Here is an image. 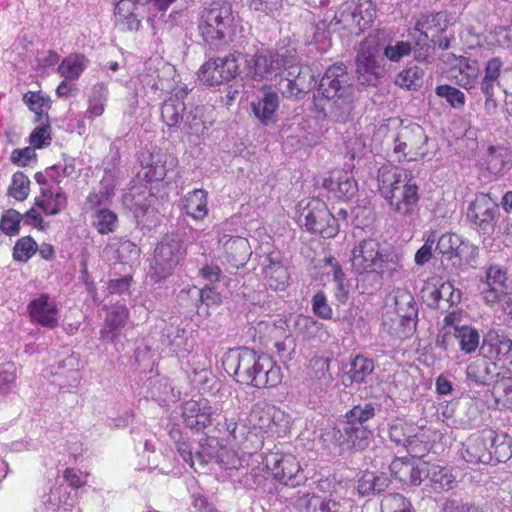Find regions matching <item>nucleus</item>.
<instances>
[{
    "mask_svg": "<svg viewBox=\"0 0 512 512\" xmlns=\"http://www.w3.org/2000/svg\"><path fill=\"white\" fill-rule=\"evenodd\" d=\"M225 371L241 384L256 388L277 386L282 380L281 368L268 355H257L249 348L230 349L222 359Z\"/></svg>",
    "mask_w": 512,
    "mask_h": 512,
    "instance_id": "f257e3e1",
    "label": "nucleus"
},
{
    "mask_svg": "<svg viewBox=\"0 0 512 512\" xmlns=\"http://www.w3.org/2000/svg\"><path fill=\"white\" fill-rule=\"evenodd\" d=\"M318 91L322 96L318 105L326 118L339 123L349 120L354 88L344 65L330 66L321 78Z\"/></svg>",
    "mask_w": 512,
    "mask_h": 512,
    "instance_id": "f03ea898",
    "label": "nucleus"
},
{
    "mask_svg": "<svg viewBox=\"0 0 512 512\" xmlns=\"http://www.w3.org/2000/svg\"><path fill=\"white\" fill-rule=\"evenodd\" d=\"M378 191L387 201L390 210L402 217H410L419 202L418 187L403 168L384 165L377 174Z\"/></svg>",
    "mask_w": 512,
    "mask_h": 512,
    "instance_id": "7ed1b4c3",
    "label": "nucleus"
},
{
    "mask_svg": "<svg viewBox=\"0 0 512 512\" xmlns=\"http://www.w3.org/2000/svg\"><path fill=\"white\" fill-rule=\"evenodd\" d=\"M199 32L209 44L229 43L236 33V24L231 5L214 2L201 13Z\"/></svg>",
    "mask_w": 512,
    "mask_h": 512,
    "instance_id": "20e7f679",
    "label": "nucleus"
},
{
    "mask_svg": "<svg viewBox=\"0 0 512 512\" xmlns=\"http://www.w3.org/2000/svg\"><path fill=\"white\" fill-rule=\"evenodd\" d=\"M249 433L283 437L290 430L291 418L283 410L265 401L255 403L246 419Z\"/></svg>",
    "mask_w": 512,
    "mask_h": 512,
    "instance_id": "39448f33",
    "label": "nucleus"
},
{
    "mask_svg": "<svg viewBox=\"0 0 512 512\" xmlns=\"http://www.w3.org/2000/svg\"><path fill=\"white\" fill-rule=\"evenodd\" d=\"M428 136L416 123L402 125L393 138V154L398 161H417L427 152Z\"/></svg>",
    "mask_w": 512,
    "mask_h": 512,
    "instance_id": "423d86ee",
    "label": "nucleus"
},
{
    "mask_svg": "<svg viewBox=\"0 0 512 512\" xmlns=\"http://www.w3.org/2000/svg\"><path fill=\"white\" fill-rule=\"evenodd\" d=\"M184 255L185 251L178 237L166 235L155 249L150 266L151 278L159 282L170 276Z\"/></svg>",
    "mask_w": 512,
    "mask_h": 512,
    "instance_id": "0eeeda50",
    "label": "nucleus"
},
{
    "mask_svg": "<svg viewBox=\"0 0 512 512\" xmlns=\"http://www.w3.org/2000/svg\"><path fill=\"white\" fill-rule=\"evenodd\" d=\"M299 221L306 230L318 233L324 238H332L339 231L336 218L330 213L326 204L317 198L309 200L302 208Z\"/></svg>",
    "mask_w": 512,
    "mask_h": 512,
    "instance_id": "6e6552de",
    "label": "nucleus"
},
{
    "mask_svg": "<svg viewBox=\"0 0 512 512\" xmlns=\"http://www.w3.org/2000/svg\"><path fill=\"white\" fill-rule=\"evenodd\" d=\"M244 59L240 52L206 61L198 71L199 80L209 86H218L234 79L239 73V63Z\"/></svg>",
    "mask_w": 512,
    "mask_h": 512,
    "instance_id": "1a4fd4ad",
    "label": "nucleus"
},
{
    "mask_svg": "<svg viewBox=\"0 0 512 512\" xmlns=\"http://www.w3.org/2000/svg\"><path fill=\"white\" fill-rule=\"evenodd\" d=\"M386 251L381 248L375 239H364L352 249V268L360 277L358 283L365 288L370 279H366L369 273H374Z\"/></svg>",
    "mask_w": 512,
    "mask_h": 512,
    "instance_id": "9d476101",
    "label": "nucleus"
},
{
    "mask_svg": "<svg viewBox=\"0 0 512 512\" xmlns=\"http://www.w3.org/2000/svg\"><path fill=\"white\" fill-rule=\"evenodd\" d=\"M265 465L273 477L285 485L295 487L305 479L299 462L292 454L271 452L265 457Z\"/></svg>",
    "mask_w": 512,
    "mask_h": 512,
    "instance_id": "9b49d317",
    "label": "nucleus"
},
{
    "mask_svg": "<svg viewBox=\"0 0 512 512\" xmlns=\"http://www.w3.org/2000/svg\"><path fill=\"white\" fill-rule=\"evenodd\" d=\"M384 58L377 46L363 45L356 58V74L361 84L371 85L384 73Z\"/></svg>",
    "mask_w": 512,
    "mask_h": 512,
    "instance_id": "f8f14e48",
    "label": "nucleus"
},
{
    "mask_svg": "<svg viewBox=\"0 0 512 512\" xmlns=\"http://www.w3.org/2000/svg\"><path fill=\"white\" fill-rule=\"evenodd\" d=\"M498 204L489 194H477L467 211L468 220L485 233L494 230Z\"/></svg>",
    "mask_w": 512,
    "mask_h": 512,
    "instance_id": "ddd939ff",
    "label": "nucleus"
},
{
    "mask_svg": "<svg viewBox=\"0 0 512 512\" xmlns=\"http://www.w3.org/2000/svg\"><path fill=\"white\" fill-rule=\"evenodd\" d=\"M288 57L289 56L279 52L261 51L256 53L250 59H247L244 55V59L240 62L246 63L244 70L246 76H249L254 80H262L268 78L283 66V60H288Z\"/></svg>",
    "mask_w": 512,
    "mask_h": 512,
    "instance_id": "4468645a",
    "label": "nucleus"
},
{
    "mask_svg": "<svg viewBox=\"0 0 512 512\" xmlns=\"http://www.w3.org/2000/svg\"><path fill=\"white\" fill-rule=\"evenodd\" d=\"M250 254V245L246 238L223 235L219 239L217 256L222 263L228 264L231 268L239 269L243 267Z\"/></svg>",
    "mask_w": 512,
    "mask_h": 512,
    "instance_id": "2eb2a0df",
    "label": "nucleus"
},
{
    "mask_svg": "<svg viewBox=\"0 0 512 512\" xmlns=\"http://www.w3.org/2000/svg\"><path fill=\"white\" fill-rule=\"evenodd\" d=\"M342 489L341 484L334 480H321L318 483V490L324 494L328 493L329 498L318 495L306 496L302 499V505L306 512H338L339 502L337 499L340 497L338 494Z\"/></svg>",
    "mask_w": 512,
    "mask_h": 512,
    "instance_id": "dca6fc26",
    "label": "nucleus"
},
{
    "mask_svg": "<svg viewBox=\"0 0 512 512\" xmlns=\"http://www.w3.org/2000/svg\"><path fill=\"white\" fill-rule=\"evenodd\" d=\"M217 409L207 399L189 400L183 404L182 416L185 424L196 431L203 430L209 426Z\"/></svg>",
    "mask_w": 512,
    "mask_h": 512,
    "instance_id": "f3484780",
    "label": "nucleus"
},
{
    "mask_svg": "<svg viewBox=\"0 0 512 512\" xmlns=\"http://www.w3.org/2000/svg\"><path fill=\"white\" fill-rule=\"evenodd\" d=\"M129 319V311L123 304H115L108 311L104 325L100 330V339L104 342L114 345L116 350H120L123 344H120L121 329Z\"/></svg>",
    "mask_w": 512,
    "mask_h": 512,
    "instance_id": "a211bd4d",
    "label": "nucleus"
},
{
    "mask_svg": "<svg viewBox=\"0 0 512 512\" xmlns=\"http://www.w3.org/2000/svg\"><path fill=\"white\" fill-rule=\"evenodd\" d=\"M28 312L33 323L54 329L59 325V310L56 302L48 294H41L28 304Z\"/></svg>",
    "mask_w": 512,
    "mask_h": 512,
    "instance_id": "6ab92c4d",
    "label": "nucleus"
},
{
    "mask_svg": "<svg viewBox=\"0 0 512 512\" xmlns=\"http://www.w3.org/2000/svg\"><path fill=\"white\" fill-rule=\"evenodd\" d=\"M404 276L403 265L394 254L385 253L379 267L374 273H369L366 279H370L365 286L364 293H373L382 286L384 278L391 280H401Z\"/></svg>",
    "mask_w": 512,
    "mask_h": 512,
    "instance_id": "aec40b11",
    "label": "nucleus"
},
{
    "mask_svg": "<svg viewBox=\"0 0 512 512\" xmlns=\"http://www.w3.org/2000/svg\"><path fill=\"white\" fill-rule=\"evenodd\" d=\"M261 265L263 279L272 290L283 291L288 287L290 274L278 253L266 255Z\"/></svg>",
    "mask_w": 512,
    "mask_h": 512,
    "instance_id": "412c9836",
    "label": "nucleus"
},
{
    "mask_svg": "<svg viewBox=\"0 0 512 512\" xmlns=\"http://www.w3.org/2000/svg\"><path fill=\"white\" fill-rule=\"evenodd\" d=\"M492 431H484L481 435L470 437L462 452L466 462L472 464H490L493 462L492 450L490 449Z\"/></svg>",
    "mask_w": 512,
    "mask_h": 512,
    "instance_id": "4be33fe9",
    "label": "nucleus"
},
{
    "mask_svg": "<svg viewBox=\"0 0 512 512\" xmlns=\"http://www.w3.org/2000/svg\"><path fill=\"white\" fill-rule=\"evenodd\" d=\"M323 187L340 200H349L358 192L357 182L346 171L333 172L328 178L324 179Z\"/></svg>",
    "mask_w": 512,
    "mask_h": 512,
    "instance_id": "5701e85b",
    "label": "nucleus"
},
{
    "mask_svg": "<svg viewBox=\"0 0 512 512\" xmlns=\"http://www.w3.org/2000/svg\"><path fill=\"white\" fill-rule=\"evenodd\" d=\"M186 95V90L181 88L163 103L161 118L168 127H178L183 122L186 109L184 98Z\"/></svg>",
    "mask_w": 512,
    "mask_h": 512,
    "instance_id": "b1692460",
    "label": "nucleus"
},
{
    "mask_svg": "<svg viewBox=\"0 0 512 512\" xmlns=\"http://www.w3.org/2000/svg\"><path fill=\"white\" fill-rule=\"evenodd\" d=\"M496 363L486 355L485 357L475 358L469 363L466 369L468 379L477 384L488 385L498 376Z\"/></svg>",
    "mask_w": 512,
    "mask_h": 512,
    "instance_id": "393cba45",
    "label": "nucleus"
},
{
    "mask_svg": "<svg viewBox=\"0 0 512 512\" xmlns=\"http://www.w3.org/2000/svg\"><path fill=\"white\" fill-rule=\"evenodd\" d=\"M283 67L288 71V75L295 79L296 90L300 91L302 96L315 87L317 81L311 69L298 65L294 55H289L288 60H283Z\"/></svg>",
    "mask_w": 512,
    "mask_h": 512,
    "instance_id": "a878e982",
    "label": "nucleus"
},
{
    "mask_svg": "<svg viewBox=\"0 0 512 512\" xmlns=\"http://www.w3.org/2000/svg\"><path fill=\"white\" fill-rule=\"evenodd\" d=\"M132 0H119L114 10V24L120 31H137L141 21Z\"/></svg>",
    "mask_w": 512,
    "mask_h": 512,
    "instance_id": "bb28decb",
    "label": "nucleus"
},
{
    "mask_svg": "<svg viewBox=\"0 0 512 512\" xmlns=\"http://www.w3.org/2000/svg\"><path fill=\"white\" fill-rule=\"evenodd\" d=\"M464 242L451 233L443 234L438 238L435 250L441 255L442 261H453V265L460 264Z\"/></svg>",
    "mask_w": 512,
    "mask_h": 512,
    "instance_id": "cd10ccee",
    "label": "nucleus"
},
{
    "mask_svg": "<svg viewBox=\"0 0 512 512\" xmlns=\"http://www.w3.org/2000/svg\"><path fill=\"white\" fill-rule=\"evenodd\" d=\"M252 111L263 124L276 121L279 97L275 92H265L262 98L252 102Z\"/></svg>",
    "mask_w": 512,
    "mask_h": 512,
    "instance_id": "c85d7f7f",
    "label": "nucleus"
},
{
    "mask_svg": "<svg viewBox=\"0 0 512 512\" xmlns=\"http://www.w3.org/2000/svg\"><path fill=\"white\" fill-rule=\"evenodd\" d=\"M480 73L477 61L465 57L458 59L455 68L452 69V76L458 85L465 89L474 87Z\"/></svg>",
    "mask_w": 512,
    "mask_h": 512,
    "instance_id": "c756f323",
    "label": "nucleus"
},
{
    "mask_svg": "<svg viewBox=\"0 0 512 512\" xmlns=\"http://www.w3.org/2000/svg\"><path fill=\"white\" fill-rule=\"evenodd\" d=\"M151 161L147 164L146 177L149 181H161L167 173L174 169L177 164V160L167 154L160 152L151 153Z\"/></svg>",
    "mask_w": 512,
    "mask_h": 512,
    "instance_id": "7c9ffc66",
    "label": "nucleus"
},
{
    "mask_svg": "<svg viewBox=\"0 0 512 512\" xmlns=\"http://www.w3.org/2000/svg\"><path fill=\"white\" fill-rule=\"evenodd\" d=\"M159 78V70L151 65H146L142 73L139 74L138 80L142 85L145 93L157 95L158 93L170 92L174 90L173 80H162L160 84H156Z\"/></svg>",
    "mask_w": 512,
    "mask_h": 512,
    "instance_id": "2f4dec72",
    "label": "nucleus"
},
{
    "mask_svg": "<svg viewBox=\"0 0 512 512\" xmlns=\"http://www.w3.org/2000/svg\"><path fill=\"white\" fill-rule=\"evenodd\" d=\"M481 349L489 358L505 356L512 350V339L503 332H490L484 338Z\"/></svg>",
    "mask_w": 512,
    "mask_h": 512,
    "instance_id": "473e14b6",
    "label": "nucleus"
},
{
    "mask_svg": "<svg viewBox=\"0 0 512 512\" xmlns=\"http://www.w3.org/2000/svg\"><path fill=\"white\" fill-rule=\"evenodd\" d=\"M208 194L203 189H195L184 197V209L195 220H203L208 214Z\"/></svg>",
    "mask_w": 512,
    "mask_h": 512,
    "instance_id": "72a5a7b5",
    "label": "nucleus"
},
{
    "mask_svg": "<svg viewBox=\"0 0 512 512\" xmlns=\"http://www.w3.org/2000/svg\"><path fill=\"white\" fill-rule=\"evenodd\" d=\"M64 193L53 192L49 188H41V196L36 199V205L47 215H56L66 207Z\"/></svg>",
    "mask_w": 512,
    "mask_h": 512,
    "instance_id": "f704fd0d",
    "label": "nucleus"
},
{
    "mask_svg": "<svg viewBox=\"0 0 512 512\" xmlns=\"http://www.w3.org/2000/svg\"><path fill=\"white\" fill-rule=\"evenodd\" d=\"M344 432L346 439V449L364 450L372 439L373 433L365 425H345Z\"/></svg>",
    "mask_w": 512,
    "mask_h": 512,
    "instance_id": "c9c22d12",
    "label": "nucleus"
},
{
    "mask_svg": "<svg viewBox=\"0 0 512 512\" xmlns=\"http://www.w3.org/2000/svg\"><path fill=\"white\" fill-rule=\"evenodd\" d=\"M108 99V88L104 83H97L92 87L88 97V108L86 110V118L93 121L101 116L105 111Z\"/></svg>",
    "mask_w": 512,
    "mask_h": 512,
    "instance_id": "e433bc0d",
    "label": "nucleus"
},
{
    "mask_svg": "<svg viewBox=\"0 0 512 512\" xmlns=\"http://www.w3.org/2000/svg\"><path fill=\"white\" fill-rule=\"evenodd\" d=\"M416 322L411 319L408 325V319L392 314L388 311L383 317V327L392 336L397 338H406L414 330Z\"/></svg>",
    "mask_w": 512,
    "mask_h": 512,
    "instance_id": "4c0bfd02",
    "label": "nucleus"
},
{
    "mask_svg": "<svg viewBox=\"0 0 512 512\" xmlns=\"http://www.w3.org/2000/svg\"><path fill=\"white\" fill-rule=\"evenodd\" d=\"M391 313L408 319V325L411 324V319L416 320L418 311L412 294L407 290L395 291L394 311Z\"/></svg>",
    "mask_w": 512,
    "mask_h": 512,
    "instance_id": "58836bf2",
    "label": "nucleus"
},
{
    "mask_svg": "<svg viewBox=\"0 0 512 512\" xmlns=\"http://www.w3.org/2000/svg\"><path fill=\"white\" fill-rule=\"evenodd\" d=\"M426 478L434 485L435 489L449 490L456 483V477L450 469L438 464H429L426 467Z\"/></svg>",
    "mask_w": 512,
    "mask_h": 512,
    "instance_id": "ea45409f",
    "label": "nucleus"
},
{
    "mask_svg": "<svg viewBox=\"0 0 512 512\" xmlns=\"http://www.w3.org/2000/svg\"><path fill=\"white\" fill-rule=\"evenodd\" d=\"M24 103L36 114V121L43 124L48 121L47 111L50 108V98L41 92L28 91L23 96Z\"/></svg>",
    "mask_w": 512,
    "mask_h": 512,
    "instance_id": "a19ab883",
    "label": "nucleus"
},
{
    "mask_svg": "<svg viewBox=\"0 0 512 512\" xmlns=\"http://www.w3.org/2000/svg\"><path fill=\"white\" fill-rule=\"evenodd\" d=\"M87 67V60L79 54H71L64 58L57 68V72L69 80H76Z\"/></svg>",
    "mask_w": 512,
    "mask_h": 512,
    "instance_id": "79ce46f5",
    "label": "nucleus"
},
{
    "mask_svg": "<svg viewBox=\"0 0 512 512\" xmlns=\"http://www.w3.org/2000/svg\"><path fill=\"white\" fill-rule=\"evenodd\" d=\"M453 335L458 340L460 349L467 354L475 352L479 346L480 335L471 326H454Z\"/></svg>",
    "mask_w": 512,
    "mask_h": 512,
    "instance_id": "37998d69",
    "label": "nucleus"
},
{
    "mask_svg": "<svg viewBox=\"0 0 512 512\" xmlns=\"http://www.w3.org/2000/svg\"><path fill=\"white\" fill-rule=\"evenodd\" d=\"M431 433L432 431L430 429H418V431L415 430L413 433H411V436L408 437V441L407 443H404L403 447L406 448L412 457H421L427 450V443L431 440H436V432H433V439L430 437Z\"/></svg>",
    "mask_w": 512,
    "mask_h": 512,
    "instance_id": "c03bdc74",
    "label": "nucleus"
},
{
    "mask_svg": "<svg viewBox=\"0 0 512 512\" xmlns=\"http://www.w3.org/2000/svg\"><path fill=\"white\" fill-rule=\"evenodd\" d=\"M503 63L499 58L490 59L485 67V75L481 82V91L484 94L491 93L495 86L500 87L501 78L503 76Z\"/></svg>",
    "mask_w": 512,
    "mask_h": 512,
    "instance_id": "a18cd8bd",
    "label": "nucleus"
},
{
    "mask_svg": "<svg viewBox=\"0 0 512 512\" xmlns=\"http://www.w3.org/2000/svg\"><path fill=\"white\" fill-rule=\"evenodd\" d=\"M490 449L492 450L493 462H505L512 457V438L507 434H496L492 431Z\"/></svg>",
    "mask_w": 512,
    "mask_h": 512,
    "instance_id": "49530a36",
    "label": "nucleus"
},
{
    "mask_svg": "<svg viewBox=\"0 0 512 512\" xmlns=\"http://www.w3.org/2000/svg\"><path fill=\"white\" fill-rule=\"evenodd\" d=\"M376 16V7L371 0H358L357 5L351 12L353 23L360 29L364 30L374 20Z\"/></svg>",
    "mask_w": 512,
    "mask_h": 512,
    "instance_id": "de8ad7c7",
    "label": "nucleus"
},
{
    "mask_svg": "<svg viewBox=\"0 0 512 512\" xmlns=\"http://www.w3.org/2000/svg\"><path fill=\"white\" fill-rule=\"evenodd\" d=\"M323 445L327 448L339 447L342 451L346 449L344 423L341 427L328 425L324 428L320 437Z\"/></svg>",
    "mask_w": 512,
    "mask_h": 512,
    "instance_id": "09e8293b",
    "label": "nucleus"
},
{
    "mask_svg": "<svg viewBox=\"0 0 512 512\" xmlns=\"http://www.w3.org/2000/svg\"><path fill=\"white\" fill-rule=\"evenodd\" d=\"M424 72L417 66L409 67L401 71L395 80V83L407 90H416L421 87Z\"/></svg>",
    "mask_w": 512,
    "mask_h": 512,
    "instance_id": "8fccbe9b",
    "label": "nucleus"
},
{
    "mask_svg": "<svg viewBox=\"0 0 512 512\" xmlns=\"http://www.w3.org/2000/svg\"><path fill=\"white\" fill-rule=\"evenodd\" d=\"M93 218V225L96 227L100 234H108L114 232L117 227V215L109 209H98L95 212Z\"/></svg>",
    "mask_w": 512,
    "mask_h": 512,
    "instance_id": "3c124183",
    "label": "nucleus"
},
{
    "mask_svg": "<svg viewBox=\"0 0 512 512\" xmlns=\"http://www.w3.org/2000/svg\"><path fill=\"white\" fill-rule=\"evenodd\" d=\"M373 361L363 356H356L351 363L349 376L352 382L361 383L373 372Z\"/></svg>",
    "mask_w": 512,
    "mask_h": 512,
    "instance_id": "603ef678",
    "label": "nucleus"
},
{
    "mask_svg": "<svg viewBox=\"0 0 512 512\" xmlns=\"http://www.w3.org/2000/svg\"><path fill=\"white\" fill-rule=\"evenodd\" d=\"M443 13L426 14L422 15L416 22L415 30L420 33V36L425 40L429 39L428 31L434 28L444 30L442 23L445 21Z\"/></svg>",
    "mask_w": 512,
    "mask_h": 512,
    "instance_id": "864d4df0",
    "label": "nucleus"
},
{
    "mask_svg": "<svg viewBox=\"0 0 512 512\" xmlns=\"http://www.w3.org/2000/svg\"><path fill=\"white\" fill-rule=\"evenodd\" d=\"M506 157V150L489 147L486 159L487 169L494 175L503 173L509 165V161L506 160Z\"/></svg>",
    "mask_w": 512,
    "mask_h": 512,
    "instance_id": "5fc2aeb1",
    "label": "nucleus"
},
{
    "mask_svg": "<svg viewBox=\"0 0 512 512\" xmlns=\"http://www.w3.org/2000/svg\"><path fill=\"white\" fill-rule=\"evenodd\" d=\"M435 93L437 96L444 98L454 109H462L465 105L464 93L453 86L439 85L436 87Z\"/></svg>",
    "mask_w": 512,
    "mask_h": 512,
    "instance_id": "6e6d98bb",
    "label": "nucleus"
},
{
    "mask_svg": "<svg viewBox=\"0 0 512 512\" xmlns=\"http://www.w3.org/2000/svg\"><path fill=\"white\" fill-rule=\"evenodd\" d=\"M381 512H414L411 503L401 494H389L381 501Z\"/></svg>",
    "mask_w": 512,
    "mask_h": 512,
    "instance_id": "4d7b16f0",
    "label": "nucleus"
},
{
    "mask_svg": "<svg viewBox=\"0 0 512 512\" xmlns=\"http://www.w3.org/2000/svg\"><path fill=\"white\" fill-rule=\"evenodd\" d=\"M55 512H68L71 511L74 501L70 493L66 489L57 488L52 491L47 501Z\"/></svg>",
    "mask_w": 512,
    "mask_h": 512,
    "instance_id": "13d9d810",
    "label": "nucleus"
},
{
    "mask_svg": "<svg viewBox=\"0 0 512 512\" xmlns=\"http://www.w3.org/2000/svg\"><path fill=\"white\" fill-rule=\"evenodd\" d=\"M415 430H417V428L414 427V425L402 420H397L390 425L389 437L395 444L403 446L404 443H407L408 437H410L411 433Z\"/></svg>",
    "mask_w": 512,
    "mask_h": 512,
    "instance_id": "bf43d9fd",
    "label": "nucleus"
},
{
    "mask_svg": "<svg viewBox=\"0 0 512 512\" xmlns=\"http://www.w3.org/2000/svg\"><path fill=\"white\" fill-rule=\"evenodd\" d=\"M375 415V409L371 404H365L364 406H355L347 414V421L345 425H364L366 421L373 418Z\"/></svg>",
    "mask_w": 512,
    "mask_h": 512,
    "instance_id": "052dcab7",
    "label": "nucleus"
},
{
    "mask_svg": "<svg viewBox=\"0 0 512 512\" xmlns=\"http://www.w3.org/2000/svg\"><path fill=\"white\" fill-rule=\"evenodd\" d=\"M37 244L29 236L19 239L13 249V257L16 261L26 262L36 252Z\"/></svg>",
    "mask_w": 512,
    "mask_h": 512,
    "instance_id": "680f3d73",
    "label": "nucleus"
},
{
    "mask_svg": "<svg viewBox=\"0 0 512 512\" xmlns=\"http://www.w3.org/2000/svg\"><path fill=\"white\" fill-rule=\"evenodd\" d=\"M321 324L310 316L298 315L294 321L296 332L305 338L314 337L320 329Z\"/></svg>",
    "mask_w": 512,
    "mask_h": 512,
    "instance_id": "e2e57ef3",
    "label": "nucleus"
},
{
    "mask_svg": "<svg viewBox=\"0 0 512 512\" xmlns=\"http://www.w3.org/2000/svg\"><path fill=\"white\" fill-rule=\"evenodd\" d=\"M412 44L408 41H397L394 44L387 45L382 56L392 62H399L403 57L410 55Z\"/></svg>",
    "mask_w": 512,
    "mask_h": 512,
    "instance_id": "0e129e2a",
    "label": "nucleus"
},
{
    "mask_svg": "<svg viewBox=\"0 0 512 512\" xmlns=\"http://www.w3.org/2000/svg\"><path fill=\"white\" fill-rule=\"evenodd\" d=\"M494 394L499 404L512 408V378H502L494 386Z\"/></svg>",
    "mask_w": 512,
    "mask_h": 512,
    "instance_id": "69168bd1",
    "label": "nucleus"
},
{
    "mask_svg": "<svg viewBox=\"0 0 512 512\" xmlns=\"http://www.w3.org/2000/svg\"><path fill=\"white\" fill-rule=\"evenodd\" d=\"M312 367L315 371L316 377L319 380L320 388H327L333 380L329 371L330 360L328 358H317L312 361Z\"/></svg>",
    "mask_w": 512,
    "mask_h": 512,
    "instance_id": "338daca9",
    "label": "nucleus"
},
{
    "mask_svg": "<svg viewBox=\"0 0 512 512\" xmlns=\"http://www.w3.org/2000/svg\"><path fill=\"white\" fill-rule=\"evenodd\" d=\"M312 311L318 317L324 320H330L333 310L328 303L326 295L322 291H318L311 300Z\"/></svg>",
    "mask_w": 512,
    "mask_h": 512,
    "instance_id": "774afa93",
    "label": "nucleus"
}]
</instances>
